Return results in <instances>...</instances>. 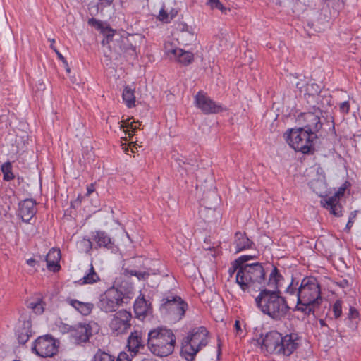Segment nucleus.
Here are the masks:
<instances>
[{
	"label": "nucleus",
	"instance_id": "nucleus-55",
	"mask_svg": "<svg viewBox=\"0 0 361 361\" xmlns=\"http://www.w3.org/2000/svg\"><path fill=\"white\" fill-rule=\"evenodd\" d=\"M36 262H37V261L33 258H30L27 260V264H29L30 266H32V267H34L35 265Z\"/></svg>",
	"mask_w": 361,
	"mask_h": 361
},
{
	"label": "nucleus",
	"instance_id": "nucleus-25",
	"mask_svg": "<svg viewBox=\"0 0 361 361\" xmlns=\"http://www.w3.org/2000/svg\"><path fill=\"white\" fill-rule=\"evenodd\" d=\"M325 202L323 204L324 207L326 208L331 214L336 216H341L342 215L341 205L339 204V199L338 195H333L324 200Z\"/></svg>",
	"mask_w": 361,
	"mask_h": 361
},
{
	"label": "nucleus",
	"instance_id": "nucleus-7",
	"mask_svg": "<svg viewBox=\"0 0 361 361\" xmlns=\"http://www.w3.org/2000/svg\"><path fill=\"white\" fill-rule=\"evenodd\" d=\"M286 140L288 145L295 151L301 152L302 154L313 153L314 148L313 141L317 138V135L310 133L303 128L289 129L286 133Z\"/></svg>",
	"mask_w": 361,
	"mask_h": 361
},
{
	"label": "nucleus",
	"instance_id": "nucleus-10",
	"mask_svg": "<svg viewBox=\"0 0 361 361\" xmlns=\"http://www.w3.org/2000/svg\"><path fill=\"white\" fill-rule=\"evenodd\" d=\"M314 111L300 113L296 118V122L300 128L309 132L310 135H317V133L322 128L321 116L322 111L319 108L313 107Z\"/></svg>",
	"mask_w": 361,
	"mask_h": 361
},
{
	"label": "nucleus",
	"instance_id": "nucleus-59",
	"mask_svg": "<svg viewBox=\"0 0 361 361\" xmlns=\"http://www.w3.org/2000/svg\"><path fill=\"white\" fill-rule=\"evenodd\" d=\"M352 224H353V221L350 219H349V221L347 224V227L350 228V226H352Z\"/></svg>",
	"mask_w": 361,
	"mask_h": 361
},
{
	"label": "nucleus",
	"instance_id": "nucleus-34",
	"mask_svg": "<svg viewBox=\"0 0 361 361\" xmlns=\"http://www.w3.org/2000/svg\"><path fill=\"white\" fill-rule=\"evenodd\" d=\"M1 169L4 175L3 178L4 180L9 181L15 178L12 172V166L10 162H6L2 164Z\"/></svg>",
	"mask_w": 361,
	"mask_h": 361
},
{
	"label": "nucleus",
	"instance_id": "nucleus-51",
	"mask_svg": "<svg viewBox=\"0 0 361 361\" xmlns=\"http://www.w3.org/2000/svg\"><path fill=\"white\" fill-rule=\"evenodd\" d=\"M55 53L57 54L58 58L64 63V65L67 66V61L63 57V56L58 50H55Z\"/></svg>",
	"mask_w": 361,
	"mask_h": 361
},
{
	"label": "nucleus",
	"instance_id": "nucleus-40",
	"mask_svg": "<svg viewBox=\"0 0 361 361\" xmlns=\"http://www.w3.org/2000/svg\"><path fill=\"white\" fill-rule=\"evenodd\" d=\"M208 4L213 8H217L222 12H224L226 8L223 6V4L219 1V0H208Z\"/></svg>",
	"mask_w": 361,
	"mask_h": 361
},
{
	"label": "nucleus",
	"instance_id": "nucleus-16",
	"mask_svg": "<svg viewBox=\"0 0 361 361\" xmlns=\"http://www.w3.org/2000/svg\"><path fill=\"white\" fill-rule=\"evenodd\" d=\"M298 336L297 334L283 335L282 341H279V348L276 355L288 357L298 348L297 342Z\"/></svg>",
	"mask_w": 361,
	"mask_h": 361
},
{
	"label": "nucleus",
	"instance_id": "nucleus-8",
	"mask_svg": "<svg viewBox=\"0 0 361 361\" xmlns=\"http://www.w3.org/2000/svg\"><path fill=\"white\" fill-rule=\"evenodd\" d=\"M188 305L180 296L172 294L161 300V314L173 322H179L184 317Z\"/></svg>",
	"mask_w": 361,
	"mask_h": 361
},
{
	"label": "nucleus",
	"instance_id": "nucleus-58",
	"mask_svg": "<svg viewBox=\"0 0 361 361\" xmlns=\"http://www.w3.org/2000/svg\"><path fill=\"white\" fill-rule=\"evenodd\" d=\"M141 361H157L152 358H145L143 360H142Z\"/></svg>",
	"mask_w": 361,
	"mask_h": 361
},
{
	"label": "nucleus",
	"instance_id": "nucleus-23",
	"mask_svg": "<svg viewBox=\"0 0 361 361\" xmlns=\"http://www.w3.org/2000/svg\"><path fill=\"white\" fill-rule=\"evenodd\" d=\"M61 257L60 250L51 248L45 257L47 269L53 272H57L61 268L59 264Z\"/></svg>",
	"mask_w": 361,
	"mask_h": 361
},
{
	"label": "nucleus",
	"instance_id": "nucleus-22",
	"mask_svg": "<svg viewBox=\"0 0 361 361\" xmlns=\"http://www.w3.org/2000/svg\"><path fill=\"white\" fill-rule=\"evenodd\" d=\"M92 239L96 243L95 249L104 247L109 250L114 247V242L111 238L104 231L92 232Z\"/></svg>",
	"mask_w": 361,
	"mask_h": 361
},
{
	"label": "nucleus",
	"instance_id": "nucleus-44",
	"mask_svg": "<svg viewBox=\"0 0 361 361\" xmlns=\"http://www.w3.org/2000/svg\"><path fill=\"white\" fill-rule=\"evenodd\" d=\"M158 18L159 20L169 23L170 19H172V17L169 18V14L167 12L164 10V8H161L159 11V14L158 16Z\"/></svg>",
	"mask_w": 361,
	"mask_h": 361
},
{
	"label": "nucleus",
	"instance_id": "nucleus-4",
	"mask_svg": "<svg viewBox=\"0 0 361 361\" xmlns=\"http://www.w3.org/2000/svg\"><path fill=\"white\" fill-rule=\"evenodd\" d=\"M236 283L244 292L259 291L266 288V272L262 264L255 262L243 266L236 274Z\"/></svg>",
	"mask_w": 361,
	"mask_h": 361
},
{
	"label": "nucleus",
	"instance_id": "nucleus-62",
	"mask_svg": "<svg viewBox=\"0 0 361 361\" xmlns=\"http://www.w3.org/2000/svg\"><path fill=\"white\" fill-rule=\"evenodd\" d=\"M319 323H320L321 326H325V325H326V324H325L324 321V320H322V319H321V320L319 321Z\"/></svg>",
	"mask_w": 361,
	"mask_h": 361
},
{
	"label": "nucleus",
	"instance_id": "nucleus-48",
	"mask_svg": "<svg viewBox=\"0 0 361 361\" xmlns=\"http://www.w3.org/2000/svg\"><path fill=\"white\" fill-rule=\"evenodd\" d=\"M116 361H131V360L127 353L121 352L118 355Z\"/></svg>",
	"mask_w": 361,
	"mask_h": 361
},
{
	"label": "nucleus",
	"instance_id": "nucleus-47",
	"mask_svg": "<svg viewBox=\"0 0 361 361\" xmlns=\"http://www.w3.org/2000/svg\"><path fill=\"white\" fill-rule=\"evenodd\" d=\"M340 111L343 113L348 114L350 110V104L348 101L341 103L339 106Z\"/></svg>",
	"mask_w": 361,
	"mask_h": 361
},
{
	"label": "nucleus",
	"instance_id": "nucleus-12",
	"mask_svg": "<svg viewBox=\"0 0 361 361\" xmlns=\"http://www.w3.org/2000/svg\"><path fill=\"white\" fill-rule=\"evenodd\" d=\"M32 351L42 357H51L58 352L56 341L51 335L39 336L33 343Z\"/></svg>",
	"mask_w": 361,
	"mask_h": 361
},
{
	"label": "nucleus",
	"instance_id": "nucleus-27",
	"mask_svg": "<svg viewBox=\"0 0 361 361\" xmlns=\"http://www.w3.org/2000/svg\"><path fill=\"white\" fill-rule=\"evenodd\" d=\"M283 276L276 267H273L269 279H267L266 286L274 288L273 290H280L281 281H283Z\"/></svg>",
	"mask_w": 361,
	"mask_h": 361
},
{
	"label": "nucleus",
	"instance_id": "nucleus-42",
	"mask_svg": "<svg viewBox=\"0 0 361 361\" xmlns=\"http://www.w3.org/2000/svg\"><path fill=\"white\" fill-rule=\"evenodd\" d=\"M360 314L356 308L350 306L349 309V313L348 314V319L349 320H355L359 318Z\"/></svg>",
	"mask_w": 361,
	"mask_h": 361
},
{
	"label": "nucleus",
	"instance_id": "nucleus-2",
	"mask_svg": "<svg viewBox=\"0 0 361 361\" xmlns=\"http://www.w3.org/2000/svg\"><path fill=\"white\" fill-rule=\"evenodd\" d=\"M255 301L259 310L274 321H281L285 318L289 310L287 301L281 295L280 290H271L264 288L259 290Z\"/></svg>",
	"mask_w": 361,
	"mask_h": 361
},
{
	"label": "nucleus",
	"instance_id": "nucleus-64",
	"mask_svg": "<svg viewBox=\"0 0 361 361\" xmlns=\"http://www.w3.org/2000/svg\"><path fill=\"white\" fill-rule=\"evenodd\" d=\"M187 27H188V26H187V25H186V24L183 25L182 30H185V28H187Z\"/></svg>",
	"mask_w": 361,
	"mask_h": 361
},
{
	"label": "nucleus",
	"instance_id": "nucleus-41",
	"mask_svg": "<svg viewBox=\"0 0 361 361\" xmlns=\"http://www.w3.org/2000/svg\"><path fill=\"white\" fill-rule=\"evenodd\" d=\"M255 258V256L253 255H242L235 259L236 264H240L241 267L247 264L246 262L250 259H252Z\"/></svg>",
	"mask_w": 361,
	"mask_h": 361
},
{
	"label": "nucleus",
	"instance_id": "nucleus-33",
	"mask_svg": "<svg viewBox=\"0 0 361 361\" xmlns=\"http://www.w3.org/2000/svg\"><path fill=\"white\" fill-rule=\"evenodd\" d=\"M137 39H140L139 35H128L125 36L126 44H130V47L132 49V56L136 55Z\"/></svg>",
	"mask_w": 361,
	"mask_h": 361
},
{
	"label": "nucleus",
	"instance_id": "nucleus-54",
	"mask_svg": "<svg viewBox=\"0 0 361 361\" xmlns=\"http://www.w3.org/2000/svg\"><path fill=\"white\" fill-rule=\"evenodd\" d=\"M125 53H128L129 54L132 55V49L130 47V44L128 43H125Z\"/></svg>",
	"mask_w": 361,
	"mask_h": 361
},
{
	"label": "nucleus",
	"instance_id": "nucleus-46",
	"mask_svg": "<svg viewBox=\"0 0 361 361\" xmlns=\"http://www.w3.org/2000/svg\"><path fill=\"white\" fill-rule=\"evenodd\" d=\"M234 327H235L237 336H238L240 337L244 336L243 330L241 328V325H240V321L236 320L235 322Z\"/></svg>",
	"mask_w": 361,
	"mask_h": 361
},
{
	"label": "nucleus",
	"instance_id": "nucleus-15",
	"mask_svg": "<svg viewBox=\"0 0 361 361\" xmlns=\"http://www.w3.org/2000/svg\"><path fill=\"white\" fill-rule=\"evenodd\" d=\"M93 335L91 323H78L73 325L71 331V340L78 345H82L89 342L90 338Z\"/></svg>",
	"mask_w": 361,
	"mask_h": 361
},
{
	"label": "nucleus",
	"instance_id": "nucleus-39",
	"mask_svg": "<svg viewBox=\"0 0 361 361\" xmlns=\"http://www.w3.org/2000/svg\"><path fill=\"white\" fill-rule=\"evenodd\" d=\"M332 311L335 319L339 318L342 314V301L337 300L332 306Z\"/></svg>",
	"mask_w": 361,
	"mask_h": 361
},
{
	"label": "nucleus",
	"instance_id": "nucleus-17",
	"mask_svg": "<svg viewBox=\"0 0 361 361\" xmlns=\"http://www.w3.org/2000/svg\"><path fill=\"white\" fill-rule=\"evenodd\" d=\"M142 259L140 257L130 259L127 262L124 263L122 267L123 274L126 276H135L139 280H146L150 275L147 271H139L135 268L141 266Z\"/></svg>",
	"mask_w": 361,
	"mask_h": 361
},
{
	"label": "nucleus",
	"instance_id": "nucleus-9",
	"mask_svg": "<svg viewBox=\"0 0 361 361\" xmlns=\"http://www.w3.org/2000/svg\"><path fill=\"white\" fill-rule=\"evenodd\" d=\"M128 296L112 286L99 295L97 306L105 313L116 312L124 303L128 302Z\"/></svg>",
	"mask_w": 361,
	"mask_h": 361
},
{
	"label": "nucleus",
	"instance_id": "nucleus-28",
	"mask_svg": "<svg viewBox=\"0 0 361 361\" xmlns=\"http://www.w3.org/2000/svg\"><path fill=\"white\" fill-rule=\"evenodd\" d=\"M113 1L114 0H98L97 3L91 1L88 4L89 13L92 16L98 15L104 8L109 6L113 3Z\"/></svg>",
	"mask_w": 361,
	"mask_h": 361
},
{
	"label": "nucleus",
	"instance_id": "nucleus-35",
	"mask_svg": "<svg viewBox=\"0 0 361 361\" xmlns=\"http://www.w3.org/2000/svg\"><path fill=\"white\" fill-rule=\"evenodd\" d=\"M93 361H114V357L99 349L94 355Z\"/></svg>",
	"mask_w": 361,
	"mask_h": 361
},
{
	"label": "nucleus",
	"instance_id": "nucleus-1",
	"mask_svg": "<svg viewBox=\"0 0 361 361\" xmlns=\"http://www.w3.org/2000/svg\"><path fill=\"white\" fill-rule=\"evenodd\" d=\"M285 293L296 297L297 304L293 311L301 312L306 316L314 315L322 302L320 285L313 276L305 277L300 282L292 278Z\"/></svg>",
	"mask_w": 361,
	"mask_h": 361
},
{
	"label": "nucleus",
	"instance_id": "nucleus-38",
	"mask_svg": "<svg viewBox=\"0 0 361 361\" xmlns=\"http://www.w3.org/2000/svg\"><path fill=\"white\" fill-rule=\"evenodd\" d=\"M79 246L83 252L88 253L92 249L93 244L90 239L84 238L79 242Z\"/></svg>",
	"mask_w": 361,
	"mask_h": 361
},
{
	"label": "nucleus",
	"instance_id": "nucleus-18",
	"mask_svg": "<svg viewBox=\"0 0 361 361\" xmlns=\"http://www.w3.org/2000/svg\"><path fill=\"white\" fill-rule=\"evenodd\" d=\"M147 344L145 334L142 331L135 330L128 338L127 347L132 357L135 356L140 349H144Z\"/></svg>",
	"mask_w": 361,
	"mask_h": 361
},
{
	"label": "nucleus",
	"instance_id": "nucleus-52",
	"mask_svg": "<svg viewBox=\"0 0 361 361\" xmlns=\"http://www.w3.org/2000/svg\"><path fill=\"white\" fill-rule=\"evenodd\" d=\"M345 188H340L338 190L334 193V195H338V198L340 200L341 197H342L344 194Z\"/></svg>",
	"mask_w": 361,
	"mask_h": 361
},
{
	"label": "nucleus",
	"instance_id": "nucleus-24",
	"mask_svg": "<svg viewBox=\"0 0 361 361\" xmlns=\"http://www.w3.org/2000/svg\"><path fill=\"white\" fill-rule=\"evenodd\" d=\"M66 302L84 316L90 314L94 307L92 302H83L71 298H67Z\"/></svg>",
	"mask_w": 361,
	"mask_h": 361
},
{
	"label": "nucleus",
	"instance_id": "nucleus-61",
	"mask_svg": "<svg viewBox=\"0 0 361 361\" xmlns=\"http://www.w3.org/2000/svg\"><path fill=\"white\" fill-rule=\"evenodd\" d=\"M220 346H221V344L219 343H218V356L220 355L221 354V348H220Z\"/></svg>",
	"mask_w": 361,
	"mask_h": 361
},
{
	"label": "nucleus",
	"instance_id": "nucleus-32",
	"mask_svg": "<svg viewBox=\"0 0 361 361\" xmlns=\"http://www.w3.org/2000/svg\"><path fill=\"white\" fill-rule=\"evenodd\" d=\"M44 303L42 299L37 298L35 301H30L27 302V307L33 310L35 314H41L44 312Z\"/></svg>",
	"mask_w": 361,
	"mask_h": 361
},
{
	"label": "nucleus",
	"instance_id": "nucleus-53",
	"mask_svg": "<svg viewBox=\"0 0 361 361\" xmlns=\"http://www.w3.org/2000/svg\"><path fill=\"white\" fill-rule=\"evenodd\" d=\"M340 286H341L342 288H346V287H348L349 286V283H348V281L346 280V279H343L341 281H340V283H338Z\"/></svg>",
	"mask_w": 361,
	"mask_h": 361
},
{
	"label": "nucleus",
	"instance_id": "nucleus-26",
	"mask_svg": "<svg viewBox=\"0 0 361 361\" xmlns=\"http://www.w3.org/2000/svg\"><path fill=\"white\" fill-rule=\"evenodd\" d=\"M234 244L235 245V252H239L252 248L254 243L246 236L245 233L238 231L235 234Z\"/></svg>",
	"mask_w": 361,
	"mask_h": 361
},
{
	"label": "nucleus",
	"instance_id": "nucleus-5",
	"mask_svg": "<svg viewBox=\"0 0 361 361\" xmlns=\"http://www.w3.org/2000/svg\"><path fill=\"white\" fill-rule=\"evenodd\" d=\"M87 24L94 27L104 36L102 41V46H107L109 50L116 55L125 53V36L111 28L108 23L91 18L88 20Z\"/></svg>",
	"mask_w": 361,
	"mask_h": 361
},
{
	"label": "nucleus",
	"instance_id": "nucleus-6",
	"mask_svg": "<svg viewBox=\"0 0 361 361\" xmlns=\"http://www.w3.org/2000/svg\"><path fill=\"white\" fill-rule=\"evenodd\" d=\"M209 331L204 326L192 329L183 338L180 355L188 361L194 360L196 354L208 343Z\"/></svg>",
	"mask_w": 361,
	"mask_h": 361
},
{
	"label": "nucleus",
	"instance_id": "nucleus-21",
	"mask_svg": "<svg viewBox=\"0 0 361 361\" xmlns=\"http://www.w3.org/2000/svg\"><path fill=\"white\" fill-rule=\"evenodd\" d=\"M20 321L22 324L17 331L18 341L20 344H25L32 336V323L30 317L26 315H22Z\"/></svg>",
	"mask_w": 361,
	"mask_h": 361
},
{
	"label": "nucleus",
	"instance_id": "nucleus-19",
	"mask_svg": "<svg viewBox=\"0 0 361 361\" xmlns=\"http://www.w3.org/2000/svg\"><path fill=\"white\" fill-rule=\"evenodd\" d=\"M37 202L32 199H25L18 204V215L23 221L29 223L37 213Z\"/></svg>",
	"mask_w": 361,
	"mask_h": 361
},
{
	"label": "nucleus",
	"instance_id": "nucleus-60",
	"mask_svg": "<svg viewBox=\"0 0 361 361\" xmlns=\"http://www.w3.org/2000/svg\"><path fill=\"white\" fill-rule=\"evenodd\" d=\"M66 66V72H67L68 73H70V72H71V68H70V67L68 66V64L67 63V66Z\"/></svg>",
	"mask_w": 361,
	"mask_h": 361
},
{
	"label": "nucleus",
	"instance_id": "nucleus-11",
	"mask_svg": "<svg viewBox=\"0 0 361 361\" xmlns=\"http://www.w3.org/2000/svg\"><path fill=\"white\" fill-rule=\"evenodd\" d=\"M131 319L132 314L130 312L125 310L116 312L109 324L111 334L116 336L126 334L131 326Z\"/></svg>",
	"mask_w": 361,
	"mask_h": 361
},
{
	"label": "nucleus",
	"instance_id": "nucleus-63",
	"mask_svg": "<svg viewBox=\"0 0 361 361\" xmlns=\"http://www.w3.org/2000/svg\"><path fill=\"white\" fill-rule=\"evenodd\" d=\"M18 183H20L21 181L23 180V178H20V177H18Z\"/></svg>",
	"mask_w": 361,
	"mask_h": 361
},
{
	"label": "nucleus",
	"instance_id": "nucleus-56",
	"mask_svg": "<svg viewBox=\"0 0 361 361\" xmlns=\"http://www.w3.org/2000/svg\"><path fill=\"white\" fill-rule=\"evenodd\" d=\"M49 40L51 42V44H50L51 49H53L54 51H55V50H57L56 49V47H54V44L55 42V39H49Z\"/></svg>",
	"mask_w": 361,
	"mask_h": 361
},
{
	"label": "nucleus",
	"instance_id": "nucleus-45",
	"mask_svg": "<svg viewBox=\"0 0 361 361\" xmlns=\"http://www.w3.org/2000/svg\"><path fill=\"white\" fill-rule=\"evenodd\" d=\"M240 268H243V267H241L240 264H236V261L234 260L231 264V267L228 269V273L231 277L234 274L235 271H238Z\"/></svg>",
	"mask_w": 361,
	"mask_h": 361
},
{
	"label": "nucleus",
	"instance_id": "nucleus-29",
	"mask_svg": "<svg viewBox=\"0 0 361 361\" xmlns=\"http://www.w3.org/2000/svg\"><path fill=\"white\" fill-rule=\"evenodd\" d=\"M99 281L100 277L99 274L95 271L92 264H91L90 268L88 269V272L86 273L85 275L78 281V283L80 285L94 284Z\"/></svg>",
	"mask_w": 361,
	"mask_h": 361
},
{
	"label": "nucleus",
	"instance_id": "nucleus-31",
	"mask_svg": "<svg viewBox=\"0 0 361 361\" xmlns=\"http://www.w3.org/2000/svg\"><path fill=\"white\" fill-rule=\"evenodd\" d=\"M123 100L126 103L128 108H131L135 106V97L134 95V91L128 87H126L123 92Z\"/></svg>",
	"mask_w": 361,
	"mask_h": 361
},
{
	"label": "nucleus",
	"instance_id": "nucleus-43",
	"mask_svg": "<svg viewBox=\"0 0 361 361\" xmlns=\"http://www.w3.org/2000/svg\"><path fill=\"white\" fill-rule=\"evenodd\" d=\"M59 330L63 334H69L70 337L71 336V331L73 329V326H70L68 324L61 323L59 325Z\"/></svg>",
	"mask_w": 361,
	"mask_h": 361
},
{
	"label": "nucleus",
	"instance_id": "nucleus-13",
	"mask_svg": "<svg viewBox=\"0 0 361 361\" xmlns=\"http://www.w3.org/2000/svg\"><path fill=\"white\" fill-rule=\"evenodd\" d=\"M257 341L262 351L276 355L279 348V342L282 341V334L272 330L265 334H261Z\"/></svg>",
	"mask_w": 361,
	"mask_h": 361
},
{
	"label": "nucleus",
	"instance_id": "nucleus-36",
	"mask_svg": "<svg viewBox=\"0 0 361 361\" xmlns=\"http://www.w3.org/2000/svg\"><path fill=\"white\" fill-rule=\"evenodd\" d=\"M124 128H127V130H124V132L126 135H128L130 140H131L132 137L133 136V135L130 133V130L135 131L138 128L137 126L134 125V122L128 123L127 121H123V123L120 126L121 129Z\"/></svg>",
	"mask_w": 361,
	"mask_h": 361
},
{
	"label": "nucleus",
	"instance_id": "nucleus-57",
	"mask_svg": "<svg viewBox=\"0 0 361 361\" xmlns=\"http://www.w3.org/2000/svg\"><path fill=\"white\" fill-rule=\"evenodd\" d=\"M71 80L72 83H73V84L74 83L78 84V82H77V79L75 77H71Z\"/></svg>",
	"mask_w": 361,
	"mask_h": 361
},
{
	"label": "nucleus",
	"instance_id": "nucleus-49",
	"mask_svg": "<svg viewBox=\"0 0 361 361\" xmlns=\"http://www.w3.org/2000/svg\"><path fill=\"white\" fill-rule=\"evenodd\" d=\"M307 84L304 81L298 82L295 85L296 87L301 92H305Z\"/></svg>",
	"mask_w": 361,
	"mask_h": 361
},
{
	"label": "nucleus",
	"instance_id": "nucleus-20",
	"mask_svg": "<svg viewBox=\"0 0 361 361\" xmlns=\"http://www.w3.org/2000/svg\"><path fill=\"white\" fill-rule=\"evenodd\" d=\"M166 51L168 55L173 56V59L182 66H188L194 60L193 53L185 51L180 48H168V45H165Z\"/></svg>",
	"mask_w": 361,
	"mask_h": 361
},
{
	"label": "nucleus",
	"instance_id": "nucleus-14",
	"mask_svg": "<svg viewBox=\"0 0 361 361\" xmlns=\"http://www.w3.org/2000/svg\"><path fill=\"white\" fill-rule=\"evenodd\" d=\"M195 102L196 106L205 114H218L226 109L202 92H199L196 94Z\"/></svg>",
	"mask_w": 361,
	"mask_h": 361
},
{
	"label": "nucleus",
	"instance_id": "nucleus-50",
	"mask_svg": "<svg viewBox=\"0 0 361 361\" xmlns=\"http://www.w3.org/2000/svg\"><path fill=\"white\" fill-rule=\"evenodd\" d=\"M36 88L38 91L44 90L45 89V84L42 80H39L38 83L36 84Z\"/></svg>",
	"mask_w": 361,
	"mask_h": 361
},
{
	"label": "nucleus",
	"instance_id": "nucleus-3",
	"mask_svg": "<svg viewBox=\"0 0 361 361\" xmlns=\"http://www.w3.org/2000/svg\"><path fill=\"white\" fill-rule=\"evenodd\" d=\"M176 336L171 329L158 326L147 334V345L150 352L158 357L171 355L176 345Z\"/></svg>",
	"mask_w": 361,
	"mask_h": 361
},
{
	"label": "nucleus",
	"instance_id": "nucleus-30",
	"mask_svg": "<svg viewBox=\"0 0 361 361\" xmlns=\"http://www.w3.org/2000/svg\"><path fill=\"white\" fill-rule=\"evenodd\" d=\"M148 310L147 302L144 298V297L141 298H137L134 303V311L135 314L138 316L145 317Z\"/></svg>",
	"mask_w": 361,
	"mask_h": 361
},
{
	"label": "nucleus",
	"instance_id": "nucleus-37",
	"mask_svg": "<svg viewBox=\"0 0 361 361\" xmlns=\"http://www.w3.org/2000/svg\"><path fill=\"white\" fill-rule=\"evenodd\" d=\"M320 92L319 86L316 83H307L306 88L305 90V94L309 95H316Z\"/></svg>",
	"mask_w": 361,
	"mask_h": 361
}]
</instances>
